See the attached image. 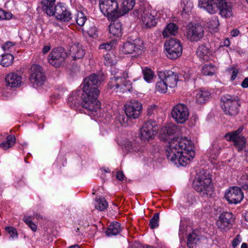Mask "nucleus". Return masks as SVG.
<instances>
[{
	"label": "nucleus",
	"instance_id": "f257e3e1",
	"mask_svg": "<svg viewBox=\"0 0 248 248\" xmlns=\"http://www.w3.org/2000/svg\"><path fill=\"white\" fill-rule=\"evenodd\" d=\"M103 80L102 76L95 74L84 79L81 106L86 110L85 113L95 115L94 113L100 110V103L97 97L100 93L99 88Z\"/></svg>",
	"mask_w": 248,
	"mask_h": 248
},
{
	"label": "nucleus",
	"instance_id": "f03ea898",
	"mask_svg": "<svg viewBox=\"0 0 248 248\" xmlns=\"http://www.w3.org/2000/svg\"><path fill=\"white\" fill-rule=\"evenodd\" d=\"M169 143L166 149V156L168 160L175 164L186 166L187 161L195 156L191 142L186 137L174 138Z\"/></svg>",
	"mask_w": 248,
	"mask_h": 248
},
{
	"label": "nucleus",
	"instance_id": "7ed1b4c3",
	"mask_svg": "<svg viewBox=\"0 0 248 248\" xmlns=\"http://www.w3.org/2000/svg\"><path fill=\"white\" fill-rule=\"evenodd\" d=\"M209 173L201 170L195 176L193 182V188L203 198L211 197L213 193V187Z\"/></svg>",
	"mask_w": 248,
	"mask_h": 248
},
{
	"label": "nucleus",
	"instance_id": "20e7f679",
	"mask_svg": "<svg viewBox=\"0 0 248 248\" xmlns=\"http://www.w3.org/2000/svg\"><path fill=\"white\" fill-rule=\"evenodd\" d=\"M199 6L210 14H214L219 11L221 16L232 15L231 4L226 0H199Z\"/></svg>",
	"mask_w": 248,
	"mask_h": 248
},
{
	"label": "nucleus",
	"instance_id": "39448f33",
	"mask_svg": "<svg viewBox=\"0 0 248 248\" xmlns=\"http://www.w3.org/2000/svg\"><path fill=\"white\" fill-rule=\"evenodd\" d=\"M220 100L223 102L222 108L226 114L232 116L238 114L240 104L237 96L226 94L222 96Z\"/></svg>",
	"mask_w": 248,
	"mask_h": 248
},
{
	"label": "nucleus",
	"instance_id": "423d86ee",
	"mask_svg": "<svg viewBox=\"0 0 248 248\" xmlns=\"http://www.w3.org/2000/svg\"><path fill=\"white\" fill-rule=\"evenodd\" d=\"M204 35L203 26L200 23L190 22L186 26L185 35L190 42H197Z\"/></svg>",
	"mask_w": 248,
	"mask_h": 248
},
{
	"label": "nucleus",
	"instance_id": "0eeeda50",
	"mask_svg": "<svg viewBox=\"0 0 248 248\" xmlns=\"http://www.w3.org/2000/svg\"><path fill=\"white\" fill-rule=\"evenodd\" d=\"M142 105L137 101L131 102L129 105L125 106V112L126 117L123 115L119 116V121L121 123L127 122L128 119H135L138 118L142 111Z\"/></svg>",
	"mask_w": 248,
	"mask_h": 248
},
{
	"label": "nucleus",
	"instance_id": "6e6552de",
	"mask_svg": "<svg viewBox=\"0 0 248 248\" xmlns=\"http://www.w3.org/2000/svg\"><path fill=\"white\" fill-rule=\"evenodd\" d=\"M166 56L170 59L175 60L180 57L182 53V46L179 40L170 39L165 44Z\"/></svg>",
	"mask_w": 248,
	"mask_h": 248
},
{
	"label": "nucleus",
	"instance_id": "1a4fd4ad",
	"mask_svg": "<svg viewBox=\"0 0 248 248\" xmlns=\"http://www.w3.org/2000/svg\"><path fill=\"white\" fill-rule=\"evenodd\" d=\"M29 79L34 87L44 84L46 79L44 69L38 64H33L30 69Z\"/></svg>",
	"mask_w": 248,
	"mask_h": 248
},
{
	"label": "nucleus",
	"instance_id": "9d476101",
	"mask_svg": "<svg viewBox=\"0 0 248 248\" xmlns=\"http://www.w3.org/2000/svg\"><path fill=\"white\" fill-rule=\"evenodd\" d=\"M67 53L62 47L53 49L48 56V61L53 66L59 67L63 65L67 57Z\"/></svg>",
	"mask_w": 248,
	"mask_h": 248
},
{
	"label": "nucleus",
	"instance_id": "9b49d317",
	"mask_svg": "<svg viewBox=\"0 0 248 248\" xmlns=\"http://www.w3.org/2000/svg\"><path fill=\"white\" fill-rule=\"evenodd\" d=\"M243 128L240 127L236 130L226 134L224 138L228 141H232L238 151H241L245 147L246 144V138L240 135Z\"/></svg>",
	"mask_w": 248,
	"mask_h": 248
},
{
	"label": "nucleus",
	"instance_id": "f8f14e48",
	"mask_svg": "<svg viewBox=\"0 0 248 248\" xmlns=\"http://www.w3.org/2000/svg\"><path fill=\"white\" fill-rule=\"evenodd\" d=\"M99 7L104 16H118L119 8L117 0H99Z\"/></svg>",
	"mask_w": 248,
	"mask_h": 248
},
{
	"label": "nucleus",
	"instance_id": "ddd939ff",
	"mask_svg": "<svg viewBox=\"0 0 248 248\" xmlns=\"http://www.w3.org/2000/svg\"><path fill=\"white\" fill-rule=\"evenodd\" d=\"M55 1L53 4L43 5V10L47 16H70V12L63 3H58L55 7Z\"/></svg>",
	"mask_w": 248,
	"mask_h": 248
},
{
	"label": "nucleus",
	"instance_id": "4468645a",
	"mask_svg": "<svg viewBox=\"0 0 248 248\" xmlns=\"http://www.w3.org/2000/svg\"><path fill=\"white\" fill-rule=\"evenodd\" d=\"M158 129L156 122L152 119L145 122L140 129V139L148 140L152 139Z\"/></svg>",
	"mask_w": 248,
	"mask_h": 248
},
{
	"label": "nucleus",
	"instance_id": "2eb2a0df",
	"mask_svg": "<svg viewBox=\"0 0 248 248\" xmlns=\"http://www.w3.org/2000/svg\"><path fill=\"white\" fill-rule=\"evenodd\" d=\"M171 114L177 123L183 124L188 119L189 112L186 105L178 104L173 108Z\"/></svg>",
	"mask_w": 248,
	"mask_h": 248
},
{
	"label": "nucleus",
	"instance_id": "dca6fc26",
	"mask_svg": "<svg viewBox=\"0 0 248 248\" xmlns=\"http://www.w3.org/2000/svg\"><path fill=\"white\" fill-rule=\"evenodd\" d=\"M234 222V217L231 212H225L221 214L217 224L221 230L226 231L230 229Z\"/></svg>",
	"mask_w": 248,
	"mask_h": 248
},
{
	"label": "nucleus",
	"instance_id": "f3484780",
	"mask_svg": "<svg viewBox=\"0 0 248 248\" xmlns=\"http://www.w3.org/2000/svg\"><path fill=\"white\" fill-rule=\"evenodd\" d=\"M225 197L229 203L236 204L243 200L244 196L240 187L233 186L226 192Z\"/></svg>",
	"mask_w": 248,
	"mask_h": 248
},
{
	"label": "nucleus",
	"instance_id": "a211bd4d",
	"mask_svg": "<svg viewBox=\"0 0 248 248\" xmlns=\"http://www.w3.org/2000/svg\"><path fill=\"white\" fill-rule=\"evenodd\" d=\"M143 45V42L140 39H136L132 43L127 41L123 44L122 50L125 54L135 52L139 54L141 52Z\"/></svg>",
	"mask_w": 248,
	"mask_h": 248
},
{
	"label": "nucleus",
	"instance_id": "6ab92c4d",
	"mask_svg": "<svg viewBox=\"0 0 248 248\" xmlns=\"http://www.w3.org/2000/svg\"><path fill=\"white\" fill-rule=\"evenodd\" d=\"M158 76L160 79H163L170 88H174L176 86L178 80L177 73L170 71L160 72Z\"/></svg>",
	"mask_w": 248,
	"mask_h": 248
},
{
	"label": "nucleus",
	"instance_id": "aec40b11",
	"mask_svg": "<svg viewBox=\"0 0 248 248\" xmlns=\"http://www.w3.org/2000/svg\"><path fill=\"white\" fill-rule=\"evenodd\" d=\"M119 16H108V19L111 22L109 26V33L114 36H122V24Z\"/></svg>",
	"mask_w": 248,
	"mask_h": 248
},
{
	"label": "nucleus",
	"instance_id": "412c9836",
	"mask_svg": "<svg viewBox=\"0 0 248 248\" xmlns=\"http://www.w3.org/2000/svg\"><path fill=\"white\" fill-rule=\"evenodd\" d=\"M6 85L10 88L18 87L21 83V77L14 73L9 74L5 78Z\"/></svg>",
	"mask_w": 248,
	"mask_h": 248
},
{
	"label": "nucleus",
	"instance_id": "4be33fe9",
	"mask_svg": "<svg viewBox=\"0 0 248 248\" xmlns=\"http://www.w3.org/2000/svg\"><path fill=\"white\" fill-rule=\"evenodd\" d=\"M84 54V50L79 44H75L70 46L69 55L74 60L82 58Z\"/></svg>",
	"mask_w": 248,
	"mask_h": 248
},
{
	"label": "nucleus",
	"instance_id": "5701e85b",
	"mask_svg": "<svg viewBox=\"0 0 248 248\" xmlns=\"http://www.w3.org/2000/svg\"><path fill=\"white\" fill-rule=\"evenodd\" d=\"M177 130V127L175 125H167L163 127L160 131L161 139L164 140H167L169 139V137L175 133Z\"/></svg>",
	"mask_w": 248,
	"mask_h": 248
},
{
	"label": "nucleus",
	"instance_id": "b1692460",
	"mask_svg": "<svg viewBox=\"0 0 248 248\" xmlns=\"http://www.w3.org/2000/svg\"><path fill=\"white\" fill-rule=\"evenodd\" d=\"M135 0H124L121 8H119L118 16H123L132 10L135 4Z\"/></svg>",
	"mask_w": 248,
	"mask_h": 248
},
{
	"label": "nucleus",
	"instance_id": "393cba45",
	"mask_svg": "<svg viewBox=\"0 0 248 248\" xmlns=\"http://www.w3.org/2000/svg\"><path fill=\"white\" fill-rule=\"evenodd\" d=\"M196 232V231H193L191 233H189L188 235L187 246L189 248H196V245L200 241V236Z\"/></svg>",
	"mask_w": 248,
	"mask_h": 248
},
{
	"label": "nucleus",
	"instance_id": "a878e982",
	"mask_svg": "<svg viewBox=\"0 0 248 248\" xmlns=\"http://www.w3.org/2000/svg\"><path fill=\"white\" fill-rule=\"evenodd\" d=\"M211 96L210 93L205 90L201 89L196 95V102L198 104H204L209 100Z\"/></svg>",
	"mask_w": 248,
	"mask_h": 248
},
{
	"label": "nucleus",
	"instance_id": "bb28decb",
	"mask_svg": "<svg viewBox=\"0 0 248 248\" xmlns=\"http://www.w3.org/2000/svg\"><path fill=\"white\" fill-rule=\"evenodd\" d=\"M193 3L189 0H183L181 2V14L182 16L189 15L192 14Z\"/></svg>",
	"mask_w": 248,
	"mask_h": 248
},
{
	"label": "nucleus",
	"instance_id": "cd10ccee",
	"mask_svg": "<svg viewBox=\"0 0 248 248\" xmlns=\"http://www.w3.org/2000/svg\"><path fill=\"white\" fill-rule=\"evenodd\" d=\"M178 32V26L174 23H169L162 32V35L164 38H167L170 35L174 36Z\"/></svg>",
	"mask_w": 248,
	"mask_h": 248
},
{
	"label": "nucleus",
	"instance_id": "c85d7f7f",
	"mask_svg": "<svg viewBox=\"0 0 248 248\" xmlns=\"http://www.w3.org/2000/svg\"><path fill=\"white\" fill-rule=\"evenodd\" d=\"M196 54L199 58L204 61H207L210 55V52L206 46L202 45L198 47Z\"/></svg>",
	"mask_w": 248,
	"mask_h": 248
},
{
	"label": "nucleus",
	"instance_id": "c756f323",
	"mask_svg": "<svg viewBox=\"0 0 248 248\" xmlns=\"http://www.w3.org/2000/svg\"><path fill=\"white\" fill-rule=\"evenodd\" d=\"M121 231L120 224L117 222H114L109 225L106 234L108 236L116 235Z\"/></svg>",
	"mask_w": 248,
	"mask_h": 248
},
{
	"label": "nucleus",
	"instance_id": "7c9ffc66",
	"mask_svg": "<svg viewBox=\"0 0 248 248\" xmlns=\"http://www.w3.org/2000/svg\"><path fill=\"white\" fill-rule=\"evenodd\" d=\"M6 140L0 144V147L3 150H7L12 147L16 142V138L14 136L9 135L6 137Z\"/></svg>",
	"mask_w": 248,
	"mask_h": 248
},
{
	"label": "nucleus",
	"instance_id": "2f4dec72",
	"mask_svg": "<svg viewBox=\"0 0 248 248\" xmlns=\"http://www.w3.org/2000/svg\"><path fill=\"white\" fill-rule=\"evenodd\" d=\"M216 67L211 64H205L202 67V73L204 76H213L216 72Z\"/></svg>",
	"mask_w": 248,
	"mask_h": 248
},
{
	"label": "nucleus",
	"instance_id": "473e14b6",
	"mask_svg": "<svg viewBox=\"0 0 248 248\" xmlns=\"http://www.w3.org/2000/svg\"><path fill=\"white\" fill-rule=\"evenodd\" d=\"M51 19V23L55 26H61L64 23L69 21L71 19V16H53Z\"/></svg>",
	"mask_w": 248,
	"mask_h": 248
},
{
	"label": "nucleus",
	"instance_id": "72a5a7b5",
	"mask_svg": "<svg viewBox=\"0 0 248 248\" xmlns=\"http://www.w3.org/2000/svg\"><path fill=\"white\" fill-rule=\"evenodd\" d=\"M142 22L147 28H151L156 25L157 19L155 16H142Z\"/></svg>",
	"mask_w": 248,
	"mask_h": 248
},
{
	"label": "nucleus",
	"instance_id": "f704fd0d",
	"mask_svg": "<svg viewBox=\"0 0 248 248\" xmlns=\"http://www.w3.org/2000/svg\"><path fill=\"white\" fill-rule=\"evenodd\" d=\"M14 57L13 55L9 53H6L2 55L0 62L1 64L4 67H8L13 63Z\"/></svg>",
	"mask_w": 248,
	"mask_h": 248
},
{
	"label": "nucleus",
	"instance_id": "c9c22d12",
	"mask_svg": "<svg viewBox=\"0 0 248 248\" xmlns=\"http://www.w3.org/2000/svg\"><path fill=\"white\" fill-rule=\"evenodd\" d=\"M219 23L218 18L215 17L214 19L207 23V27L210 32H216L218 31Z\"/></svg>",
	"mask_w": 248,
	"mask_h": 248
},
{
	"label": "nucleus",
	"instance_id": "e433bc0d",
	"mask_svg": "<svg viewBox=\"0 0 248 248\" xmlns=\"http://www.w3.org/2000/svg\"><path fill=\"white\" fill-rule=\"evenodd\" d=\"M104 63L106 65L110 66L116 63V58L112 53H108L104 56Z\"/></svg>",
	"mask_w": 248,
	"mask_h": 248
},
{
	"label": "nucleus",
	"instance_id": "4c0bfd02",
	"mask_svg": "<svg viewBox=\"0 0 248 248\" xmlns=\"http://www.w3.org/2000/svg\"><path fill=\"white\" fill-rule=\"evenodd\" d=\"M142 73L144 80L148 82H151L155 76L153 71L151 69L146 67L142 69Z\"/></svg>",
	"mask_w": 248,
	"mask_h": 248
},
{
	"label": "nucleus",
	"instance_id": "58836bf2",
	"mask_svg": "<svg viewBox=\"0 0 248 248\" xmlns=\"http://www.w3.org/2000/svg\"><path fill=\"white\" fill-rule=\"evenodd\" d=\"M96 202L95 208L100 211H104L108 206L107 202L104 198L97 199Z\"/></svg>",
	"mask_w": 248,
	"mask_h": 248
},
{
	"label": "nucleus",
	"instance_id": "ea45409f",
	"mask_svg": "<svg viewBox=\"0 0 248 248\" xmlns=\"http://www.w3.org/2000/svg\"><path fill=\"white\" fill-rule=\"evenodd\" d=\"M168 87H169V86L167 85L164 80L162 79L156 84V90L161 93H166Z\"/></svg>",
	"mask_w": 248,
	"mask_h": 248
},
{
	"label": "nucleus",
	"instance_id": "a19ab883",
	"mask_svg": "<svg viewBox=\"0 0 248 248\" xmlns=\"http://www.w3.org/2000/svg\"><path fill=\"white\" fill-rule=\"evenodd\" d=\"M159 214L155 213L153 217L150 219L149 226L151 229L157 228L159 225Z\"/></svg>",
	"mask_w": 248,
	"mask_h": 248
},
{
	"label": "nucleus",
	"instance_id": "79ce46f5",
	"mask_svg": "<svg viewBox=\"0 0 248 248\" xmlns=\"http://www.w3.org/2000/svg\"><path fill=\"white\" fill-rule=\"evenodd\" d=\"M187 228V221L185 218H181L180 223L179 234L182 237L184 236Z\"/></svg>",
	"mask_w": 248,
	"mask_h": 248
},
{
	"label": "nucleus",
	"instance_id": "37998d69",
	"mask_svg": "<svg viewBox=\"0 0 248 248\" xmlns=\"http://www.w3.org/2000/svg\"><path fill=\"white\" fill-rule=\"evenodd\" d=\"M221 149L220 146L217 142H214L212 146L210 149L211 154L212 155H217L219 153L220 150Z\"/></svg>",
	"mask_w": 248,
	"mask_h": 248
},
{
	"label": "nucleus",
	"instance_id": "c03bdc74",
	"mask_svg": "<svg viewBox=\"0 0 248 248\" xmlns=\"http://www.w3.org/2000/svg\"><path fill=\"white\" fill-rule=\"evenodd\" d=\"M125 146L129 151H136L138 150V148L136 147V143L135 141H127Z\"/></svg>",
	"mask_w": 248,
	"mask_h": 248
},
{
	"label": "nucleus",
	"instance_id": "a18cd8bd",
	"mask_svg": "<svg viewBox=\"0 0 248 248\" xmlns=\"http://www.w3.org/2000/svg\"><path fill=\"white\" fill-rule=\"evenodd\" d=\"M79 94V93L77 94V93H73L71 96H70L68 99V102H71L74 106H76L77 104H78L79 102L77 99V95Z\"/></svg>",
	"mask_w": 248,
	"mask_h": 248
},
{
	"label": "nucleus",
	"instance_id": "49530a36",
	"mask_svg": "<svg viewBox=\"0 0 248 248\" xmlns=\"http://www.w3.org/2000/svg\"><path fill=\"white\" fill-rule=\"evenodd\" d=\"M6 230L13 238L17 236L16 230L14 228L12 227H7Z\"/></svg>",
	"mask_w": 248,
	"mask_h": 248
},
{
	"label": "nucleus",
	"instance_id": "de8ad7c7",
	"mask_svg": "<svg viewBox=\"0 0 248 248\" xmlns=\"http://www.w3.org/2000/svg\"><path fill=\"white\" fill-rule=\"evenodd\" d=\"M121 78H123L124 79L126 78H128V73L126 71H124L123 72L122 76L121 77L118 76L117 77H114V80L116 81V83L115 84L116 87L117 88H118L119 87L121 86V85L118 82L117 80L121 79Z\"/></svg>",
	"mask_w": 248,
	"mask_h": 248
},
{
	"label": "nucleus",
	"instance_id": "09e8293b",
	"mask_svg": "<svg viewBox=\"0 0 248 248\" xmlns=\"http://www.w3.org/2000/svg\"><path fill=\"white\" fill-rule=\"evenodd\" d=\"M75 19L77 23L80 26L84 25L86 20V16H75Z\"/></svg>",
	"mask_w": 248,
	"mask_h": 248
},
{
	"label": "nucleus",
	"instance_id": "8fccbe9b",
	"mask_svg": "<svg viewBox=\"0 0 248 248\" xmlns=\"http://www.w3.org/2000/svg\"><path fill=\"white\" fill-rule=\"evenodd\" d=\"M156 111V106L155 105H152L148 107L147 109V115L149 116H152L154 114L155 112Z\"/></svg>",
	"mask_w": 248,
	"mask_h": 248
},
{
	"label": "nucleus",
	"instance_id": "3c124183",
	"mask_svg": "<svg viewBox=\"0 0 248 248\" xmlns=\"http://www.w3.org/2000/svg\"><path fill=\"white\" fill-rule=\"evenodd\" d=\"M112 47V43L102 44L100 45L99 48L100 49H105L106 50H110Z\"/></svg>",
	"mask_w": 248,
	"mask_h": 248
},
{
	"label": "nucleus",
	"instance_id": "603ef678",
	"mask_svg": "<svg viewBox=\"0 0 248 248\" xmlns=\"http://www.w3.org/2000/svg\"><path fill=\"white\" fill-rule=\"evenodd\" d=\"M241 240L239 235H237L232 242V246L233 248H235L241 242Z\"/></svg>",
	"mask_w": 248,
	"mask_h": 248
},
{
	"label": "nucleus",
	"instance_id": "864d4df0",
	"mask_svg": "<svg viewBox=\"0 0 248 248\" xmlns=\"http://www.w3.org/2000/svg\"><path fill=\"white\" fill-rule=\"evenodd\" d=\"M89 34L90 36H92L93 38H96L98 37V34L97 33V31L95 27H93L89 31Z\"/></svg>",
	"mask_w": 248,
	"mask_h": 248
},
{
	"label": "nucleus",
	"instance_id": "5fc2aeb1",
	"mask_svg": "<svg viewBox=\"0 0 248 248\" xmlns=\"http://www.w3.org/2000/svg\"><path fill=\"white\" fill-rule=\"evenodd\" d=\"M13 46V44L11 42H7L6 43H5L3 46V49L4 50H6L7 49H8L9 48H10L11 46Z\"/></svg>",
	"mask_w": 248,
	"mask_h": 248
},
{
	"label": "nucleus",
	"instance_id": "6e6d98bb",
	"mask_svg": "<svg viewBox=\"0 0 248 248\" xmlns=\"http://www.w3.org/2000/svg\"><path fill=\"white\" fill-rule=\"evenodd\" d=\"M124 177V174L122 171H118L117 173L116 178L120 181H123Z\"/></svg>",
	"mask_w": 248,
	"mask_h": 248
},
{
	"label": "nucleus",
	"instance_id": "4d7b16f0",
	"mask_svg": "<svg viewBox=\"0 0 248 248\" xmlns=\"http://www.w3.org/2000/svg\"><path fill=\"white\" fill-rule=\"evenodd\" d=\"M237 74L238 70L237 69H233L232 74L231 80H234L237 77Z\"/></svg>",
	"mask_w": 248,
	"mask_h": 248
},
{
	"label": "nucleus",
	"instance_id": "13d9d810",
	"mask_svg": "<svg viewBox=\"0 0 248 248\" xmlns=\"http://www.w3.org/2000/svg\"><path fill=\"white\" fill-rule=\"evenodd\" d=\"M241 86L245 88L248 87V78H246L244 79L241 83Z\"/></svg>",
	"mask_w": 248,
	"mask_h": 248
},
{
	"label": "nucleus",
	"instance_id": "bf43d9fd",
	"mask_svg": "<svg viewBox=\"0 0 248 248\" xmlns=\"http://www.w3.org/2000/svg\"><path fill=\"white\" fill-rule=\"evenodd\" d=\"M239 33V31L237 29H233L231 32V35L233 37L237 36Z\"/></svg>",
	"mask_w": 248,
	"mask_h": 248
},
{
	"label": "nucleus",
	"instance_id": "052dcab7",
	"mask_svg": "<svg viewBox=\"0 0 248 248\" xmlns=\"http://www.w3.org/2000/svg\"><path fill=\"white\" fill-rule=\"evenodd\" d=\"M54 1H56V0H43L42 1V4L44 5L53 4Z\"/></svg>",
	"mask_w": 248,
	"mask_h": 248
},
{
	"label": "nucleus",
	"instance_id": "680f3d73",
	"mask_svg": "<svg viewBox=\"0 0 248 248\" xmlns=\"http://www.w3.org/2000/svg\"><path fill=\"white\" fill-rule=\"evenodd\" d=\"M23 220L27 225H29L32 222L30 217H24L23 218Z\"/></svg>",
	"mask_w": 248,
	"mask_h": 248
},
{
	"label": "nucleus",
	"instance_id": "e2e57ef3",
	"mask_svg": "<svg viewBox=\"0 0 248 248\" xmlns=\"http://www.w3.org/2000/svg\"><path fill=\"white\" fill-rule=\"evenodd\" d=\"M50 50V46H45L42 50L43 53L44 54H46Z\"/></svg>",
	"mask_w": 248,
	"mask_h": 248
},
{
	"label": "nucleus",
	"instance_id": "0e129e2a",
	"mask_svg": "<svg viewBox=\"0 0 248 248\" xmlns=\"http://www.w3.org/2000/svg\"><path fill=\"white\" fill-rule=\"evenodd\" d=\"M242 188L244 190H248V177L247 178L246 184L242 186Z\"/></svg>",
	"mask_w": 248,
	"mask_h": 248
},
{
	"label": "nucleus",
	"instance_id": "69168bd1",
	"mask_svg": "<svg viewBox=\"0 0 248 248\" xmlns=\"http://www.w3.org/2000/svg\"><path fill=\"white\" fill-rule=\"evenodd\" d=\"M28 225L31 228V229L33 232H35L36 231V230H37V226L34 223H33V222H32L30 224Z\"/></svg>",
	"mask_w": 248,
	"mask_h": 248
},
{
	"label": "nucleus",
	"instance_id": "338daca9",
	"mask_svg": "<svg viewBox=\"0 0 248 248\" xmlns=\"http://www.w3.org/2000/svg\"><path fill=\"white\" fill-rule=\"evenodd\" d=\"M13 16H0V20H10Z\"/></svg>",
	"mask_w": 248,
	"mask_h": 248
},
{
	"label": "nucleus",
	"instance_id": "774afa93",
	"mask_svg": "<svg viewBox=\"0 0 248 248\" xmlns=\"http://www.w3.org/2000/svg\"><path fill=\"white\" fill-rule=\"evenodd\" d=\"M68 248H81L78 245H74L70 246Z\"/></svg>",
	"mask_w": 248,
	"mask_h": 248
}]
</instances>
